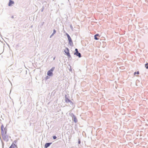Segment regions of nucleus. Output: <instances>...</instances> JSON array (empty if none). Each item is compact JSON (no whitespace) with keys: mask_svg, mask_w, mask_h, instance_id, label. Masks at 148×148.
<instances>
[{"mask_svg":"<svg viewBox=\"0 0 148 148\" xmlns=\"http://www.w3.org/2000/svg\"><path fill=\"white\" fill-rule=\"evenodd\" d=\"M80 141H79V144H80Z\"/></svg>","mask_w":148,"mask_h":148,"instance_id":"obj_17","label":"nucleus"},{"mask_svg":"<svg viewBox=\"0 0 148 148\" xmlns=\"http://www.w3.org/2000/svg\"><path fill=\"white\" fill-rule=\"evenodd\" d=\"M57 138L55 136H53V138L54 139H56Z\"/></svg>","mask_w":148,"mask_h":148,"instance_id":"obj_12","label":"nucleus"},{"mask_svg":"<svg viewBox=\"0 0 148 148\" xmlns=\"http://www.w3.org/2000/svg\"><path fill=\"white\" fill-rule=\"evenodd\" d=\"M54 67H53L50 70L48 71L47 74L49 76H51L52 75V72L54 70Z\"/></svg>","mask_w":148,"mask_h":148,"instance_id":"obj_2","label":"nucleus"},{"mask_svg":"<svg viewBox=\"0 0 148 148\" xmlns=\"http://www.w3.org/2000/svg\"><path fill=\"white\" fill-rule=\"evenodd\" d=\"M147 65H145V67L147 69H148V66L147 65V66H146Z\"/></svg>","mask_w":148,"mask_h":148,"instance_id":"obj_15","label":"nucleus"},{"mask_svg":"<svg viewBox=\"0 0 148 148\" xmlns=\"http://www.w3.org/2000/svg\"><path fill=\"white\" fill-rule=\"evenodd\" d=\"M95 37V39L96 40H98V38H97L96 36H94Z\"/></svg>","mask_w":148,"mask_h":148,"instance_id":"obj_13","label":"nucleus"},{"mask_svg":"<svg viewBox=\"0 0 148 148\" xmlns=\"http://www.w3.org/2000/svg\"><path fill=\"white\" fill-rule=\"evenodd\" d=\"M14 2L13 1L11 0H10L9 2L8 3V6H12V5L14 4Z\"/></svg>","mask_w":148,"mask_h":148,"instance_id":"obj_6","label":"nucleus"},{"mask_svg":"<svg viewBox=\"0 0 148 148\" xmlns=\"http://www.w3.org/2000/svg\"><path fill=\"white\" fill-rule=\"evenodd\" d=\"M65 101L66 102H67V103H68L69 102L71 103H72V102L71 100H70L69 99H68L67 98H66V99Z\"/></svg>","mask_w":148,"mask_h":148,"instance_id":"obj_8","label":"nucleus"},{"mask_svg":"<svg viewBox=\"0 0 148 148\" xmlns=\"http://www.w3.org/2000/svg\"><path fill=\"white\" fill-rule=\"evenodd\" d=\"M51 143H47L45 144V148H47L49 147L51 144Z\"/></svg>","mask_w":148,"mask_h":148,"instance_id":"obj_7","label":"nucleus"},{"mask_svg":"<svg viewBox=\"0 0 148 148\" xmlns=\"http://www.w3.org/2000/svg\"><path fill=\"white\" fill-rule=\"evenodd\" d=\"M139 74V71H137V72H135L134 73V75L135 76L136 75V74L138 75Z\"/></svg>","mask_w":148,"mask_h":148,"instance_id":"obj_10","label":"nucleus"},{"mask_svg":"<svg viewBox=\"0 0 148 148\" xmlns=\"http://www.w3.org/2000/svg\"><path fill=\"white\" fill-rule=\"evenodd\" d=\"M1 136L2 138L4 140H8V136L6 134V130L4 127V126L2 125L1 127Z\"/></svg>","mask_w":148,"mask_h":148,"instance_id":"obj_1","label":"nucleus"},{"mask_svg":"<svg viewBox=\"0 0 148 148\" xmlns=\"http://www.w3.org/2000/svg\"><path fill=\"white\" fill-rule=\"evenodd\" d=\"M99 36V34H96L94 36Z\"/></svg>","mask_w":148,"mask_h":148,"instance_id":"obj_14","label":"nucleus"},{"mask_svg":"<svg viewBox=\"0 0 148 148\" xmlns=\"http://www.w3.org/2000/svg\"><path fill=\"white\" fill-rule=\"evenodd\" d=\"M56 33V30L55 29H54L53 30V32L52 34V35H53L54 34H55Z\"/></svg>","mask_w":148,"mask_h":148,"instance_id":"obj_11","label":"nucleus"},{"mask_svg":"<svg viewBox=\"0 0 148 148\" xmlns=\"http://www.w3.org/2000/svg\"><path fill=\"white\" fill-rule=\"evenodd\" d=\"M75 53L74 54L78 56L80 58L81 57V55L80 53H79L77 49H75Z\"/></svg>","mask_w":148,"mask_h":148,"instance_id":"obj_4","label":"nucleus"},{"mask_svg":"<svg viewBox=\"0 0 148 148\" xmlns=\"http://www.w3.org/2000/svg\"><path fill=\"white\" fill-rule=\"evenodd\" d=\"M66 35L68 37L69 44H72L73 42L71 37L68 34H67Z\"/></svg>","mask_w":148,"mask_h":148,"instance_id":"obj_5","label":"nucleus"},{"mask_svg":"<svg viewBox=\"0 0 148 148\" xmlns=\"http://www.w3.org/2000/svg\"><path fill=\"white\" fill-rule=\"evenodd\" d=\"M145 65H148V63L146 64Z\"/></svg>","mask_w":148,"mask_h":148,"instance_id":"obj_16","label":"nucleus"},{"mask_svg":"<svg viewBox=\"0 0 148 148\" xmlns=\"http://www.w3.org/2000/svg\"><path fill=\"white\" fill-rule=\"evenodd\" d=\"M16 145L14 144H12L9 148H14Z\"/></svg>","mask_w":148,"mask_h":148,"instance_id":"obj_9","label":"nucleus"},{"mask_svg":"<svg viewBox=\"0 0 148 148\" xmlns=\"http://www.w3.org/2000/svg\"><path fill=\"white\" fill-rule=\"evenodd\" d=\"M64 51L68 57H71V56L69 52V50L68 48H66L64 50Z\"/></svg>","mask_w":148,"mask_h":148,"instance_id":"obj_3","label":"nucleus"}]
</instances>
